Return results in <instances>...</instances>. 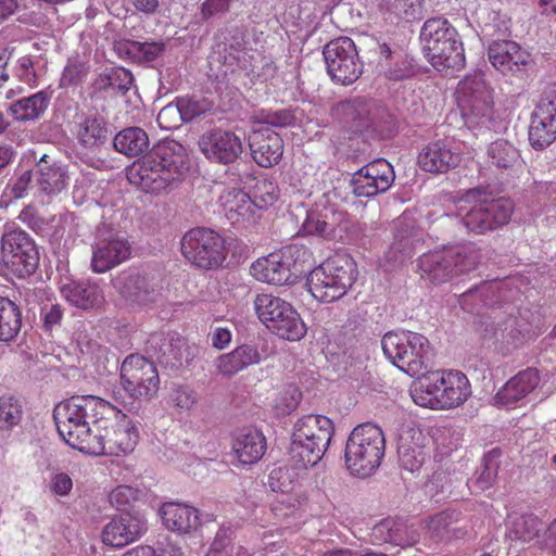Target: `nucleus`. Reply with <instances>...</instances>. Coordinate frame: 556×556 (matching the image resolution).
I'll list each match as a JSON object with an SVG mask.
<instances>
[{
	"mask_svg": "<svg viewBox=\"0 0 556 556\" xmlns=\"http://www.w3.org/2000/svg\"><path fill=\"white\" fill-rule=\"evenodd\" d=\"M371 538L377 544L389 543L395 546L406 547L417 543L419 534L404 521L387 518L372 528Z\"/></svg>",
	"mask_w": 556,
	"mask_h": 556,
	"instance_id": "31",
	"label": "nucleus"
},
{
	"mask_svg": "<svg viewBox=\"0 0 556 556\" xmlns=\"http://www.w3.org/2000/svg\"><path fill=\"white\" fill-rule=\"evenodd\" d=\"M420 40L429 62L439 72L459 71L465 66V54L457 30L441 17L427 20Z\"/></svg>",
	"mask_w": 556,
	"mask_h": 556,
	"instance_id": "6",
	"label": "nucleus"
},
{
	"mask_svg": "<svg viewBox=\"0 0 556 556\" xmlns=\"http://www.w3.org/2000/svg\"><path fill=\"white\" fill-rule=\"evenodd\" d=\"M219 202L226 218L232 225L249 222L254 216L255 204L252 202V198L241 189L224 190Z\"/></svg>",
	"mask_w": 556,
	"mask_h": 556,
	"instance_id": "33",
	"label": "nucleus"
},
{
	"mask_svg": "<svg viewBox=\"0 0 556 556\" xmlns=\"http://www.w3.org/2000/svg\"><path fill=\"white\" fill-rule=\"evenodd\" d=\"M139 490L129 485H118L109 494L110 504L117 510L127 509L139 497Z\"/></svg>",
	"mask_w": 556,
	"mask_h": 556,
	"instance_id": "59",
	"label": "nucleus"
},
{
	"mask_svg": "<svg viewBox=\"0 0 556 556\" xmlns=\"http://www.w3.org/2000/svg\"><path fill=\"white\" fill-rule=\"evenodd\" d=\"M14 75L24 84L29 86L35 85L37 77L31 59L28 56L18 59L14 68Z\"/></svg>",
	"mask_w": 556,
	"mask_h": 556,
	"instance_id": "62",
	"label": "nucleus"
},
{
	"mask_svg": "<svg viewBox=\"0 0 556 556\" xmlns=\"http://www.w3.org/2000/svg\"><path fill=\"white\" fill-rule=\"evenodd\" d=\"M61 293L72 305L83 309L99 307L104 301L101 288L90 282L70 281L62 285Z\"/></svg>",
	"mask_w": 556,
	"mask_h": 556,
	"instance_id": "36",
	"label": "nucleus"
},
{
	"mask_svg": "<svg viewBox=\"0 0 556 556\" xmlns=\"http://www.w3.org/2000/svg\"><path fill=\"white\" fill-rule=\"evenodd\" d=\"M424 239V232L417 225L415 215L404 212L395 222L394 241L386 258L390 263H401L410 257Z\"/></svg>",
	"mask_w": 556,
	"mask_h": 556,
	"instance_id": "23",
	"label": "nucleus"
},
{
	"mask_svg": "<svg viewBox=\"0 0 556 556\" xmlns=\"http://www.w3.org/2000/svg\"><path fill=\"white\" fill-rule=\"evenodd\" d=\"M49 490L58 496H67L73 489V480L66 472H54L49 480Z\"/></svg>",
	"mask_w": 556,
	"mask_h": 556,
	"instance_id": "61",
	"label": "nucleus"
},
{
	"mask_svg": "<svg viewBox=\"0 0 556 556\" xmlns=\"http://www.w3.org/2000/svg\"><path fill=\"white\" fill-rule=\"evenodd\" d=\"M279 195L277 185L266 178L258 179L253 187L252 202L256 208H266L273 205Z\"/></svg>",
	"mask_w": 556,
	"mask_h": 556,
	"instance_id": "55",
	"label": "nucleus"
},
{
	"mask_svg": "<svg viewBox=\"0 0 556 556\" xmlns=\"http://www.w3.org/2000/svg\"><path fill=\"white\" fill-rule=\"evenodd\" d=\"M180 121V112H178L177 104L166 105L157 114V123L164 129L176 128Z\"/></svg>",
	"mask_w": 556,
	"mask_h": 556,
	"instance_id": "63",
	"label": "nucleus"
},
{
	"mask_svg": "<svg viewBox=\"0 0 556 556\" xmlns=\"http://www.w3.org/2000/svg\"><path fill=\"white\" fill-rule=\"evenodd\" d=\"M460 513L445 510L431 517L425 526V540L439 541L457 536L455 525L459 521Z\"/></svg>",
	"mask_w": 556,
	"mask_h": 556,
	"instance_id": "42",
	"label": "nucleus"
},
{
	"mask_svg": "<svg viewBox=\"0 0 556 556\" xmlns=\"http://www.w3.org/2000/svg\"><path fill=\"white\" fill-rule=\"evenodd\" d=\"M84 65L78 61H71L66 67L64 68L62 75V84L63 85H76L78 84L83 76H85Z\"/></svg>",
	"mask_w": 556,
	"mask_h": 556,
	"instance_id": "64",
	"label": "nucleus"
},
{
	"mask_svg": "<svg viewBox=\"0 0 556 556\" xmlns=\"http://www.w3.org/2000/svg\"><path fill=\"white\" fill-rule=\"evenodd\" d=\"M106 403L93 395H77L60 402L53 409L60 437L73 448L85 453L94 434V421L101 417Z\"/></svg>",
	"mask_w": 556,
	"mask_h": 556,
	"instance_id": "2",
	"label": "nucleus"
},
{
	"mask_svg": "<svg viewBox=\"0 0 556 556\" xmlns=\"http://www.w3.org/2000/svg\"><path fill=\"white\" fill-rule=\"evenodd\" d=\"M500 455L497 450H492L484 456L482 468L471 480L470 488L475 491H485L493 485L497 476Z\"/></svg>",
	"mask_w": 556,
	"mask_h": 556,
	"instance_id": "48",
	"label": "nucleus"
},
{
	"mask_svg": "<svg viewBox=\"0 0 556 556\" xmlns=\"http://www.w3.org/2000/svg\"><path fill=\"white\" fill-rule=\"evenodd\" d=\"M464 154V143L455 140H437L422 148L418 155V164L428 173H445L458 166Z\"/></svg>",
	"mask_w": 556,
	"mask_h": 556,
	"instance_id": "20",
	"label": "nucleus"
},
{
	"mask_svg": "<svg viewBox=\"0 0 556 556\" xmlns=\"http://www.w3.org/2000/svg\"><path fill=\"white\" fill-rule=\"evenodd\" d=\"M323 53L327 72L334 83L346 86L361 77L364 65L351 38L331 40L325 46Z\"/></svg>",
	"mask_w": 556,
	"mask_h": 556,
	"instance_id": "16",
	"label": "nucleus"
},
{
	"mask_svg": "<svg viewBox=\"0 0 556 556\" xmlns=\"http://www.w3.org/2000/svg\"><path fill=\"white\" fill-rule=\"evenodd\" d=\"M168 402L178 413H186L197 406L199 394L192 386L178 383L173 386Z\"/></svg>",
	"mask_w": 556,
	"mask_h": 556,
	"instance_id": "50",
	"label": "nucleus"
},
{
	"mask_svg": "<svg viewBox=\"0 0 556 556\" xmlns=\"http://www.w3.org/2000/svg\"><path fill=\"white\" fill-rule=\"evenodd\" d=\"M36 181L39 189L47 194L61 192L68 185L66 168L49 155L43 154L37 162Z\"/></svg>",
	"mask_w": 556,
	"mask_h": 556,
	"instance_id": "35",
	"label": "nucleus"
},
{
	"mask_svg": "<svg viewBox=\"0 0 556 556\" xmlns=\"http://www.w3.org/2000/svg\"><path fill=\"white\" fill-rule=\"evenodd\" d=\"M23 408L18 399L12 395L0 397V429L9 430L22 420Z\"/></svg>",
	"mask_w": 556,
	"mask_h": 556,
	"instance_id": "51",
	"label": "nucleus"
},
{
	"mask_svg": "<svg viewBox=\"0 0 556 556\" xmlns=\"http://www.w3.org/2000/svg\"><path fill=\"white\" fill-rule=\"evenodd\" d=\"M121 382L134 400H151L156 395L160 378L154 364L139 355H129L121 367Z\"/></svg>",
	"mask_w": 556,
	"mask_h": 556,
	"instance_id": "17",
	"label": "nucleus"
},
{
	"mask_svg": "<svg viewBox=\"0 0 556 556\" xmlns=\"http://www.w3.org/2000/svg\"><path fill=\"white\" fill-rule=\"evenodd\" d=\"M250 149L253 160L262 167H270L282 157L283 141L269 128L255 129L250 137Z\"/></svg>",
	"mask_w": 556,
	"mask_h": 556,
	"instance_id": "27",
	"label": "nucleus"
},
{
	"mask_svg": "<svg viewBox=\"0 0 556 556\" xmlns=\"http://www.w3.org/2000/svg\"><path fill=\"white\" fill-rule=\"evenodd\" d=\"M113 146L122 154L137 156L149 148V138L143 129L129 127L115 136Z\"/></svg>",
	"mask_w": 556,
	"mask_h": 556,
	"instance_id": "43",
	"label": "nucleus"
},
{
	"mask_svg": "<svg viewBox=\"0 0 556 556\" xmlns=\"http://www.w3.org/2000/svg\"><path fill=\"white\" fill-rule=\"evenodd\" d=\"M261 355L253 345L243 344L232 352L220 355L216 361V367L223 376H232L250 365L257 364Z\"/></svg>",
	"mask_w": 556,
	"mask_h": 556,
	"instance_id": "37",
	"label": "nucleus"
},
{
	"mask_svg": "<svg viewBox=\"0 0 556 556\" xmlns=\"http://www.w3.org/2000/svg\"><path fill=\"white\" fill-rule=\"evenodd\" d=\"M338 111L348 119L357 122V126H366V118L370 111V104L364 99H354L339 104Z\"/></svg>",
	"mask_w": 556,
	"mask_h": 556,
	"instance_id": "57",
	"label": "nucleus"
},
{
	"mask_svg": "<svg viewBox=\"0 0 556 556\" xmlns=\"http://www.w3.org/2000/svg\"><path fill=\"white\" fill-rule=\"evenodd\" d=\"M386 439L377 425L365 422L353 429L345 444L344 459L348 470L366 478L380 466L384 456Z\"/></svg>",
	"mask_w": 556,
	"mask_h": 556,
	"instance_id": "8",
	"label": "nucleus"
},
{
	"mask_svg": "<svg viewBox=\"0 0 556 556\" xmlns=\"http://www.w3.org/2000/svg\"><path fill=\"white\" fill-rule=\"evenodd\" d=\"M543 525L533 514L517 515L508 517L506 536L516 544H526L538 538Z\"/></svg>",
	"mask_w": 556,
	"mask_h": 556,
	"instance_id": "38",
	"label": "nucleus"
},
{
	"mask_svg": "<svg viewBox=\"0 0 556 556\" xmlns=\"http://www.w3.org/2000/svg\"><path fill=\"white\" fill-rule=\"evenodd\" d=\"M198 146L210 162L223 165L233 163L243 152L241 138L233 131L219 127L203 132Z\"/></svg>",
	"mask_w": 556,
	"mask_h": 556,
	"instance_id": "19",
	"label": "nucleus"
},
{
	"mask_svg": "<svg viewBox=\"0 0 556 556\" xmlns=\"http://www.w3.org/2000/svg\"><path fill=\"white\" fill-rule=\"evenodd\" d=\"M131 245L121 235L98 238L91 247L90 268L96 274H104L130 257Z\"/></svg>",
	"mask_w": 556,
	"mask_h": 556,
	"instance_id": "21",
	"label": "nucleus"
},
{
	"mask_svg": "<svg viewBox=\"0 0 556 556\" xmlns=\"http://www.w3.org/2000/svg\"><path fill=\"white\" fill-rule=\"evenodd\" d=\"M114 50L123 58L138 64L152 65L157 62L165 52L163 41H135L118 40L114 43Z\"/></svg>",
	"mask_w": 556,
	"mask_h": 556,
	"instance_id": "34",
	"label": "nucleus"
},
{
	"mask_svg": "<svg viewBox=\"0 0 556 556\" xmlns=\"http://www.w3.org/2000/svg\"><path fill=\"white\" fill-rule=\"evenodd\" d=\"M122 556H184V553L175 544L166 543L156 547L140 545L127 551Z\"/></svg>",
	"mask_w": 556,
	"mask_h": 556,
	"instance_id": "58",
	"label": "nucleus"
},
{
	"mask_svg": "<svg viewBox=\"0 0 556 556\" xmlns=\"http://www.w3.org/2000/svg\"><path fill=\"white\" fill-rule=\"evenodd\" d=\"M144 531L143 519L131 514H123L104 526L101 538L105 545L121 548L138 540Z\"/></svg>",
	"mask_w": 556,
	"mask_h": 556,
	"instance_id": "25",
	"label": "nucleus"
},
{
	"mask_svg": "<svg viewBox=\"0 0 556 556\" xmlns=\"http://www.w3.org/2000/svg\"><path fill=\"white\" fill-rule=\"evenodd\" d=\"M384 356L400 370L414 377L427 368L431 346L429 340L417 332H388L381 340Z\"/></svg>",
	"mask_w": 556,
	"mask_h": 556,
	"instance_id": "11",
	"label": "nucleus"
},
{
	"mask_svg": "<svg viewBox=\"0 0 556 556\" xmlns=\"http://www.w3.org/2000/svg\"><path fill=\"white\" fill-rule=\"evenodd\" d=\"M251 275L258 281L271 285H291L295 281L279 250L257 258L251 265Z\"/></svg>",
	"mask_w": 556,
	"mask_h": 556,
	"instance_id": "29",
	"label": "nucleus"
},
{
	"mask_svg": "<svg viewBox=\"0 0 556 556\" xmlns=\"http://www.w3.org/2000/svg\"><path fill=\"white\" fill-rule=\"evenodd\" d=\"M267 448L264 434L254 428H245L233 435L232 452L242 465H253L262 459Z\"/></svg>",
	"mask_w": 556,
	"mask_h": 556,
	"instance_id": "30",
	"label": "nucleus"
},
{
	"mask_svg": "<svg viewBox=\"0 0 556 556\" xmlns=\"http://www.w3.org/2000/svg\"><path fill=\"white\" fill-rule=\"evenodd\" d=\"M334 432L333 422L324 415H306L293 428L290 458L301 468L317 465Z\"/></svg>",
	"mask_w": 556,
	"mask_h": 556,
	"instance_id": "5",
	"label": "nucleus"
},
{
	"mask_svg": "<svg viewBox=\"0 0 556 556\" xmlns=\"http://www.w3.org/2000/svg\"><path fill=\"white\" fill-rule=\"evenodd\" d=\"M163 526L175 533L187 534L200 525L199 510L186 503L167 502L159 509Z\"/></svg>",
	"mask_w": 556,
	"mask_h": 556,
	"instance_id": "26",
	"label": "nucleus"
},
{
	"mask_svg": "<svg viewBox=\"0 0 556 556\" xmlns=\"http://www.w3.org/2000/svg\"><path fill=\"white\" fill-rule=\"evenodd\" d=\"M181 252L191 264L204 269H216L226 260V240L212 229L194 228L182 237Z\"/></svg>",
	"mask_w": 556,
	"mask_h": 556,
	"instance_id": "14",
	"label": "nucleus"
},
{
	"mask_svg": "<svg viewBox=\"0 0 556 556\" xmlns=\"http://www.w3.org/2000/svg\"><path fill=\"white\" fill-rule=\"evenodd\" d=\"M556 140V84L545 88L536 103L529 126V141L544 149Z\"/></svg>",
	"mask_w": 556,
	"mask_h": 556,
	"instance_id": "18",
	"label": "nucleus"
},
{
	"mask_svg": "<svg viewBox=\"0 0 556 556\" xmlns=\"http://www.w3.org/2000/svg\"><path fill=\"white\" fill-rule=\"evenodd\" d=\"M356 265L346 255H336L314 268L307 278L309 293L321 303L341 299L356 280Z\"/></svg>",
	"mask_w": 556,
	"mask_h": 556,
	"instance_id": "9",
	"label": "nucleus"
},
{
	"mask_svg": "<svg viewBox=\"0 0 556 556\" xmlns=\"http://www.w3.org/2000/svg\"><path fill=\"white\" fill-rule=\"evenodd\" d=\"M76 137L86 149H93L103 144L108 138L104 119L101 117H86L78 124Z\"/></svg>",
	"mask_w": 556,
	"mask_h": 556,
	"instance_id": "45",
	"label": "nucleus"
},
{
	"mask_svg": "<svg viewBox=\"0 0 556 556\" xmlns=\"http://www.w3.org/2000/svg\"><path fill=\"white\" fill-rule=\"evenodd\" d=\"M479 261L477 248L473 244H463L422 254L418 260V268L421 277L441 283L473 270Z\"/></svg>",
	"mask_w": 556,
	"mask_h": 556,
	"instance_id": "12",
	"label": "nucleus"
},
{
	"mask_svg": "<svg viewBox=\"0 0 556 556\" xmlns=\"http://www.w3.org/2000/svg\"><path fill=\"white\" fill-rule=\"evenodd\" d=\"M252 121L255 124L268 125L273 127H288L295 122L293 111L288 109L280 110H265L256 111L252 115Z\"/></svg>",
	"mask_w": 556,
	"mask_h": 556,
	"instance_id": "52",
	"label": "nucleus"
},
{
	"mask_svg": "<svg viewBox=\"0 0 556 556\" xmlns=\"http://www.w3.org/2000/svg\"><path fill=\"white\" fill-rule=\"evenodd\" d=\"M540 376L535 369L528 368L510 378L496 393L497 406L511 407L522 401L539 384Z\"/></svg>",
	"mask_w": 556,
	"mask_h": 556,
	"instance_id": "28",
	"label": "nucleus"
},
{
	"mask_svg": "<svg viewBox=\"0 0 556 556\" xmlns=\"http://www.w3.org/2000/svg\"><path fill=\"white\" fill-rule=\"evenodd\" d=\"M382 9L400 18L410 21L421 15L422 0H384Z\"/></svg>",
	"mask_w": 556,
	"mask_h": 556,
	"instance_id": "53",
	"label": "nucleus"
},
{
	"mask_svg": "<svg viewBox=\"0 0 556 556\" xmlns=\"http://www.w3.org/2000/svg\"><path fill=\"white\" fill-rule=\"evenodd\" d=\"M323 216L328 230V240L342 241L350 237L353 222L348 213L340 210L336 204L320 200Z\"/></svg>",
	"mask_w": 556,
	"mask_h": 556,
	"instance_id": "40",
	"label": "nucleus"
},
{
	"mask_svg": "<svg viewBox=\"0 0 556 556\" xmlns=\"http://www.w3.org/2000/svg\"><path fill=\"white\" fill-rule=\"evenodd\" d=\"M305 469L295 463L292 466L275 468L269 475L268 484L275 492L290 493L295 490Z\"/></svg>",
	"mask_w": 556,
	"mask_h": 556,
	"instance_id": "47",
	"label": "nucleus"
},
{
	"mask_svg": "<svg viewBox=\"0 0 556 556\" xmlns=\"http://www.w3.org/2000/svg\"><path fill=\"white\" fill-rule=\"evenodd\" d=\"M295 280L314 264L313 253L303 244L292 243L279 250Z\"/></svg>",
	"mask_w": 556,
	"mask_h": 556,
	"instance_id": "46",
	"label": "nucleus"
},
{
	"mask_svg": "<svg viewBox=\"0 0 556 556\" xmlns=\"http://www.w3.org/2000/svg\"><path fill=\"white\" fill-rule=\"evenodd\" d=\"M488 55L492 65L503 73L519 71L529 60V54L510 40L494 41Z\"/></svg>",
	"mask_w": 556,
	"mask_h": 556,
	"instance_id": "32",
	"label": "nucleus"
},
{
	"mask_svg": "<svg viewBox=\"0 0 556 556\" xmlns=\"http://www.w3.org/2000/svg\"><path fill=\"white\" fill-rule=\"evenodd\" d=\"M464 202L470 206L460 205L458 215L464 226L475 233H484L506 225L514 212V203L510 199H489L479 190L468 191Z\"/></svg>",
	"mask_w": 556,
	"mask_h": 556,
	"instance_id": "10",
	"label": "nucleus"
},
{
	"mask_svg": "<svg viewBox=\"0 0 556 556\" xmlns=\"http://www.w3.org/2000/svg\"><path fill=\"white\" fill-rule=\"evenodd\" d=\"M22 314L8 298L0 296V342L12 341L21 330Z\"/></svg>",
	"mask_w": 556,
	"mask_h": 556,
	"instance_id": "44",
	"label": "nucleus"
},
{
	"mask_svg": "<svg viewBox=\"0 0 556 556\" xmlns=\"http://www.w3.org/2000/svg\"><path fill=\"white\" fill-rule=\"evenodd\" d=\"M39 264V252L30 236L22 229L7 230L1 239L0 273L17 277L31 275Z\"/></svg>",
	"mask_w": 556,
	"mask_h": 556,
	"instance_id": "15",
	"label": "nucleus"
},
{
	"mask_svg": "<svg viewBox=\"0 0 556 556\" xmlns=\"http://www.w3.org/2000/svg\"><path fill=\"white\" fill-rule=\"evenodd\" d=\"M321 216V203L318 201L309 211H307L306 218L302 224L300 232L304 236H316L328 239L326 222Z\"/></svg>",
	"mask_w": 556,
	"mask_h": 556,
	"instance_id": "54",
	"label": "nucleus"
},
{
	"mask_svg": "<svg viewBox=\"0 0 556 556\" xmlns=\"http://www.w3.org/2000/svg\"><path fill=\"white\" fill-rule=\"evenodd\" d=\"M431 439L417 427H405L402 429L397 453L402 467L410 472L418 470L429 455Z\"/></svg>",
	"mask_w": 556,
	"mask_h": 556,
	"instance_id": "24",
	"label": "nucleus"
},
{
	"mask_svg": "<svg viewBox=\"0 0 556 556\" xmlns=\"http://www.w3.org/2000/svg\"><path fill=\"white\" fill-rule=\"evenodd\" d=\"M177 105L178 112H180V119L184 122H190L212 109V103L208 100L188 97L179 98Z\"/></svg>",
	"mask_w": 556,
	"mask_h": 556,
	"instance_id": "56",
	"label": "nucleus"
},
{
	"mask_svg": "<svg viewBox=\"0 0 556 556\" xmlns=\"http://www.w3.org/2000/svg\"><path fill=\"white\" fill-rule=\"evenodd\" d=\"M470 383L458 370H437L419 378L410 388L415 404L431 409L453 408L470 395Z\"/></svg>",
	"mask_w": 556,
	"mask_h": 556,
	"instance_id": "4",
	"label": "nucleus"
},
{
	"mask_svg": "<svg viewBox=\"0 0 556 556\" xmlns=\"http://www.w3.org/2000/svg\"><path fill=\"white\" fill-rule=\"evenodd\" d=\"M49 103V93L41 90L13 102L9 108V112L16 121H34L43 114Z\"/></svg>",
	"mask_w": 556,
	"mask_h": 556,
	"instance_id": "41",
	"label": "nucleus"
},
{
	"mask_svg": "<svg viewBox=\"0 0 556 556\" xmlns=\"http://www.w3.org/2000/svg\"><path fill=\"white\" fill-rule=\"evenodd\" d=\"M254 308L260 320L276 336L289 341H299L305 336L304 321L287 301L262 293L254 299Z\"/></svg>",
	"mask_w": 556,
	"mask_h": 556,
	"instance_id": "13",
	"label": "nucleus"
},
{
	"mask_svg": "<svg viewBox=\"0 0 556 556\" xmlns=\"http://www.w3.org/2000/svg\"><path fill=\"white\" fill-rule=\"evenodd\" d=\"M301 400V392L294 386H289L276 402V409L279 415H288L294 410Z\"/></svg>",
	"mask_w": 556,
	"mask_h": 556,
	"instance_id": "60",
	"label": "nucleus"
},
{
	"mask_svg": "<svg viewBox=\"0 0 556 556\" xmlns=\"http://www.w3.org/2000/svg\"><path fill=\"white\" fill-rule=\"evenodd\" d=\"M189 168L186 148L176 140H163L126 168L130 185L146 193L162 195L178 187Z\"/></svg>",
	"mask_w": 556,
	"mask_h": 556,
	"instance_id": "1",
	"label": "nucleus"
},
{
	"mask_svg": "<svg viewBox=\"0 0 556 556\" xmlns=\"http://www.w3.org/2000/svg\"><path fill=\"white\" fill-rule=\"evenodd\" d=\"M114 288L125 298L132 301L144 302L154 288L147 276L139 271H123L114 279Z\"/></svg>",
	"mask_w": 556,
	"mask_h": 556,
	"instance_id": "39",
	"label": "nucleus"
},
{
	"mask_svg": "<svg viewBox=\"0 0 556 556\" xmlns=\"http://www.w3.org/2000/svg\"><path fill=\"white\" fill-rule=\"evenodd\" d=\"M394 181L392 165L378 159L362 167L353 177V192L357 197H374L387 191Z\"/></svg>",
	"mask_w": 556,
	"mask_h": 556,
	"instance_id": "22",
	"label": "nucleus"
},
{
	"mask_svg": "<svg viewBox=\"0 0 556 556\" xmlns=\"http://www.w3.org/2000/svg\"><path fill=\"white\" fill-rule=\"evenodd\" d=\"M489 159L498 168L514 166L519 160L518 150L506 140H497L489 147Z\"/></svg>",
	"mask_w": 556,
	"mask_h": 556,
	"instance_id": "49",
	"label": "nucleus"
},
{
	"mask_svg": "<svg viewBox=\"0 0 556 556\" xmlns=\"http://www.w3.org/2000/svg\"><path fill=\"white\" fill-rule=\"evenodd\" d=\"M456 101L469 129L496 131L501 128V122L493 111L492 90L481 73L468 75L459 81Z\"/></svg>",
	"mask_w": 556,
	"mask_h": 556,
	"instance_id": "7",
	"label": "nucleus"
},
{
	"mask_svg": "<svg viewBox=\"0 0 556 556\" xmlns=\"http://www.w3.org/2000/svg\"><path fill=\"white\" fill-rule=\"evenodd\" d=\"M93 431L85 454L96 456H126L134 452L140 438L139 422L110 402L94 421Z\"/></svg>",
	"mask_w": 556,
	"mask_h": 556,
	"instance_id": "3",
	"label": "nucleus"
}]
</instances>
